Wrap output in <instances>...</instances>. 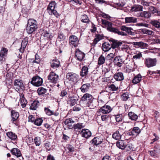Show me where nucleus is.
Instances as JSON below:
<instances>
[{
	"label": "nucleus",
	"mask_w": 160,
	"mask_h": 160,
	"mask_svg": "<svg viewBox=\"0 0 160 160\" xmlns=\"http://www.w3.org/2000/svg\"><path fill=\"white\" fill-rule=\"evenodd\" d=\"M56 5V3L55 1L51 2L48 7L47 10L50 15H54L56 17H58L59 16V14L57 11L54 10Z\"/></svg>",
	"instance_id": "nucleus-1"
},
{
	"label": "nucleus",
	"mask_w": 160,
	"mask_h": 160,
	"mask_svg": "<svg viewBox=\"0 0 160 160\" xmlns=\"http://www.w3.org/2000/svg\"><path fill=\"white\" fill-rule=\"evenodd\" d=\"M66 78L69 81L76 83L78 81L79 76L75 73L69 72L66 75Z\"/></svg>",
	"instance_id": "nucleus-2"
},
{
	"label": "nucleus",
	"mask_w": 160,
	"mask_h": 160,
	"mask_svg": "<svg viewBox=\"0 0 160 160\" xmlns=\"http://www.w3.org/2000/svg\"><path fill=\"white\" fill-rule=\"evenodd\" d=\"M42 82V79L38 76L33 77L30 82L32 84L36 87H39L41 86Z\"/></svg>",
	"instance_id": "nucleus-3"
},
{
	"label": "nucleus",
	"mask_w": 160,
	"mask_h": 160,
	"mask_svg": "<svg viewBox=\"0 0 160 160\" xmlns=\"http://www.w3.org/2000/svg\"><path fill=\"white\" fill-rule=\"evenodd\" d=\"M157 60L156 58H146L144 61V64L148 68H150L156 66Z\"/></svg>",
	"instance_id": "nucleus-4"
},
{
	"label": "nucleus",
	"mask_w": 160,
	"mask_h": 160,
	"mask_svg": "<svg viewBox=\"0 0 160 160\" xmlns=\"http://www.w3.org/2000/svg\"><path fill=\"white\" fill-rule=\"evenodd\" d=\"M14 88L17 92L22 90L24 89L25 87L21 80L19 79H16L14 82Z\"/></svg>",
	"instance_id": "nucleus-5"
},
{
	"label": "nucleus",
	"mask_w": 160,
	"mask_h": 160,
	"mask_svg": "<svg viewBox=\"0 0 160 160\" xmlns=\"http://www.w3.org/2000/svg\"><path fill=\"white\" fill-rule=\"evenodd\" d=\"M85 54L81 51L79 49H76L75 58L78 60L81 61L84 60Z\"/></svg>",
	"instance_id": "nucleus-6"
},
{
	"label": "nucleus",
	"mask_w": 160,
	"mask_h": 160,
	"mask_svg": "<svg viewBox=\"0 0 160 160\" xmlns=\"http://www.w3.org/2000/svg\"><path fill=\"white\" fill-rule=\"evenodd\" d=\"M48 78L51 82L54 83H57L59 79L58 75L52 71L50 72Z\"/></svg>",
	"instance_id": "nucleus-7"
},
{
	"label": "nucleus",
	"mask_w": 160,
	"mask_h": 160,
	"mask_svg": "<svg viewBox=\"0 0 160 160\" xmlns=\"http://www.w3.org/2000/svg\"><path fill=\"white\" fill-rule=\"evenodd\" d=\"M79 41L78 38L75 35H71L69 38V44L72 47H76L77 46Z\"/></svg>",
	"instance_id": "nucleus-8"
},
{
	"label": "nucleus",
	"mask_w": 160,
	"mask_h": 160,
	"mask_svg": "<svg viewBox=\"0 0 160 160\" xmlns=\"http://www.w3.org/2000/svg\"><path fill=\"white\" fill-rule=\"evenodd\" d=\"M151 16V13L149 11H143L137 13L136 16L138 17L144 18L145 19L149 18Z\"/></svg>",
	"instance_id": "nucleus-9"
},
{
	"label": "nucleus",
	"mask_w": 160,
	"mask_h": 160,
	"mask_svg": "<svg viewBox=\"0 0 160 160\" xmlns=\"http://www.w3.org/2000/svg\"><path fill=\"white\" fill-rule=\"evenodd\" d=\"M19 116V113L14 110H12L11 111V121L12 123L15 124L16 121Z\"/></svg>",
	"instance_id": "nucleus-10"
},
{
	"label": "nucleus",
	"mask_w": 160,
	"mask_h": 160,
	"mask_svg": "<svg viewBox=\"0 0 160 160\" xmlns=\"http://www.w3.org/2000/svg\"><path fill=\"white\" fill-rule=\"evenodd\" d=\"M103 140L102 135L94 137L91 141L93 145H97L101 143Z\"/></svg>",
	"instance_id": "nucleus-11"
},
{
	"label": "nucleus",
	"mask_w": 160,
	"mask_h": 160,
	"mask_svg": "<svg viewBox=\"0 0 160 160\" xmlns=\"http://www.w3.org/2000/svg\"><path fill=\"white\" fill-rule=\"evenodd\" d=\"M112 110V108L109 105H104L101 107L99 111L103 114H107L110 112Z\"/></svg>",
	"instance_id": "nucleus-12"
},
{
	"label": "nucleus",
	"mask_w": 160,
	"mask_h": 160,
	"mask_svg": "<svg viewBox=\"0 0 160 160\" xmlns=\"http://www.w3.org/2000/svg\"><path fill=\"white\" fill-rule=\"evenodd\" d=\"M109 42H105L103 43L102 45V50L106 52L109 51L111 48L112 46L110 40H109Z\"/></svg>",
	"instance_id": "nucleus-13"
},
{
	"label": "nucleus",
	"mask_w": 160,
	"mask_h": 160,
	"mask_svg": "<svg viewBox=\"0 0 160 160\" xmlns=\"http://www.w3.org/2000/svg\"><path fill=\"white\" fill-rule=\"evenodd\" d=\"M74 121L72 119H67L64 122V123L67 125V127L69 129H72L74 126Z\"/></svg>",
	"instance_id": "nucleus-14"
},
{
	"label": "nucleus",
	"mask_w": 160,
	"mask_h": 160,
	"mask_svg": "<svg viewBox=\"0 0 160 160\" xmlns=\"http://www.w3.org/2000/svg\"><path fill=\"white\" fill-rule=\"evenodd\" d=\"M8 50L4 48H2L0 52V61H4L7 54Z\"/></svg>",
	"instance_id": "nucleus-15"
},
{
	"label": "nucleus",
	"mask_w": 160,
	"mask_h": 160,
	"mask_svg": "<svg viewBox=\"0 0 160 160\" xmlns=\"http://www.w3.org/2000/svg\"><path fill=\"white\" fill-rule=\"evenodd\" d=\"M120 29L121 30L126 32L129 35L134 36L136 34L135 32H132L133 29L131 28L127 27L125 26H122L120 27Z\"/></svg>",
	"instance_id": "nucleus-16"
},
{
	"label": "nucleus",
	"mask_w": 160,
	"mask_h": 160,
	"mask_svg": "<svg viewBox=\"0 0 160 160\" xmlns=\"http://www.w3.org/2000/svg\"><path fill=\"white\" fill-rule=\"evenodd\" d=\"M114 62L116 65L119 67H121L124 62V60L121 58V56H118L115 57Z\"/></svg>",
	"instance_id": "nucleus-17"
},
{
	"label": "nucleus",
	"mask_w": 160,
	"mask_h": 160,
	"mask_svg": "<svg viewBox=\"0 0 160 160\" xmlns=\"http://www.w3.org/2000/svg\"><path fill=\"white\" fill-rule=\"evenodd\" d=\"M108 30L115 33L117 34L118 35H121L122 36H125L127 35L126 33L119 31L118 28L113 27L112 26Z\"/></svg>",
	"instance_id": "nucleus-18"
},
{
	"label": "nucleus",
	"mask_w": 160,
	"mask_h": 160,
	"mask_svg": "<svg viewBox=\"0 0 160 160\" xmlns=\"http://www.w3.org/2000/svg\"><path fill=\"white\" fill-rule=\"evenodd\" d=\"M143 7L142 5L139 4L133 5L131 7L130 11L131 12H141L143 10Z\"/></svg>",
	"instance_id": "nucleus-19"
},
{
	"label": "nucleus",
	"mask_w": 160,
	"mask_h": 160,
	"mask_svg": "<svg viewBox=\"0 0 160 160\" xmlns=\"http://www.w3.org/2000/svg\"><path fill=\"white\" fill-rule=\"evenodd\" d=\"M103 38V35L96 34L95 36V38L93 41V42L91 44L92 46L94 47L98 42Z\"/></svg>",
	"instance_id": "nucleus-20"
},
{
	"label": "nucleus",
	"mask_w": 160,
	"mask_h": 160,
	"mask_svg": "<svg viewBox=\"0 0 160 160\" xmlns=\"http://www.w3.org/2000/svg\"><path fill=\"white\" fill-rule=\"evenodd\" d=\"M113 78L117 81H121L124 79L123 74L122 72H116L114 74Z\"/></svg>",
	"instance_id": "nucleus-21"
},
{
	"label": "nucleus",
	"mask_w": 160,
	"mask_h": 160,
	"mask_svg": "<svg viewBox=\"0 0 160 160\" xmlns=\"http://www.w3.org/2000/svg\"><path fill=\"white\" fill-rule=\"evenodd\" d=\"M51 67L53 68H56L59 66L60 62L57 59H53L51 60L50 62Z\"/></svg>",
	"instance_id": "nucleus-22"
},
{
	"label": "nucleus",
	"mask_w": 160,
	"mask_h": 160,
	"mask_svg": "<svg viewBox=\"0 0 160 160\" xmlns=\"http://www.w3.org/2000/svg\"><path fill=\"white\" fill-rule=\"evenodd\" d=\"M125 19V22L126 23H135L138 21L137 18L133 17H126Z\"/></svg>",
	"instance_id": "nucleus-23"
},
{
	"label": "nucleus",
	"mask_w": 160,
	"mask_h": 160,
	"mask_svg": "<svg viewBox=\"0 0 160 160\" xmlns=\"http://www.w3.org/2000/svg\"><path fill=\"white\" fill-rule=\"evenodd\" d=\"M82 136L85 138H88L91 135V132L88 129H82L81 132Z\"/></svg>",
	"instance_id": "nucleus-24"
},
{
	"label": "nucleus",
	"mask_w": 160,
	"mask_h": 160,
	"mask_svg": "<svg viewBox=\"0 0 160 160\" xmlns=\"http://www.w3.org/2000/svg\"><path fill=\"white\" fill-rule=\"evenodd\" d=\"M20 103L22 108H25L27 104V101L25 98L24 95L23 94H21L20 95Z\"/></svg>",
	"instance_id": "nucleus-25"
},
{
	"label": "nucleus",
	"mask_w": 160,
	"mask_h": 160,
	"mask_svg": "<svg viewBox=\"0 0 160 160\" xmlns=\"http://www.w3.org/2000/svg\"><path fill=\"white\" fill-rule=\"evenodd\" d=\"M141 132V130L138 127H134L132 130L129 132L130 136H137Z\"/></svg>",
	"instance_id": "nucleus-26"
},
{
	"label": "nucleus",
	"mask_w": 160,
	"mask_h": 160,
	"mask_svg": "<svg viewBox=\"0 0 160 160\" xmlns=\"http://www.w3.org/2000/svg\"><path fill=\"white\" fill-rule=\"evenodd\" d=\"M28 42V39L27 38H25L22 40L21 43V46L19 49V51L20 52L22 53L24 52Z\"/></svg>",
	"instance_id": "nucleus-27"
},
{
	"label": "nucleus",
	"mask_w": 160,
	"mask_h": 160,
	"mask_svg": "<svg viewBox=\"0 0 160 160\" xmlns=\"http://www.w3.org/2000/svg\"><path fill=\"white\" fill-rule=\"evenodd\" d=\"M111 42L112 48L114 49L116 48H118L121 46L122 44V42H119L114 39L110 40Z\"/></svg>",
	"instance_id": "nucleus-28"
},
{
	"label": "nucleus",
	"mask_w": 160,
	"mask_h": 160,
	"mask_svg": "<svg viewBox=\"0 0 160 160\" xmlns=\"http://www.w3.org/2000/svg\"><path fill=\"white\" fill-rule=\"evenodd\" d=\"M91 84L90 83H86L82 84L80 88L81 91L83 92H87L90 88Z\"/></svg>",
	"instance_id": "nucleus-29"
},
{
	"label": "nucleus",
	"mask_w": 160,
	"mask_h": 160,
	"mask_svg": "<svg viewBox=\"0 0 160 160\" xmlns=\"http://www.w3.org/2000/svg\"><path fill=\"white\" fill-rule=\"evenodd\" d=\"M40 105V103L38 100H35L31 104L30 109L32 110H36Z\"/></svg>",
	"instance_id": "nucleus-30"
},
{
	"label": "nucleus",
	"mask_w": 160,
	"mask_h": 160,
	"mask_svg": "<svg viewBox=\"0 0 160 160\" xmlns=\"http://www.w3.org/2000/svg\"><path fill=\"white\" fill-rule=\"evenodd\" d=\"M94 99L93 97L89 93H85L82 98V100L83 101H92Z\"/></svg>",
	"instance_id": "nucleus-31"
},
{
	"label": "nucleus",
	"mask_w": 160,
	"mask_h": 160,
	"mask_svg": "<svg viewBox=\"0 0 160 160\" xmlns=\"http://www.w3.org/2000/svg\"><path fill=\"white\" fill-rule=\"evenodd\" d=\"M133 44L136 47H139L141 48H146L148 46L147 44L142 42H133Z\"/></svg>",
	"instance_id": "nucleus-32"
},
{
	"label": "nucleus",
	"mask_w": 160,
	"mask_h": 160,
	"mask_svg": "<svg viewBox=\"0 0 160 160\" xmlns=\"http://www.w3.org/2000/svg\"><path fill=\"white\" fill-rule=\"evenodd\" d=\"M11 153L15 156L17 158L20 157L22 155V154L20 150L18 148H14L11 150Z\"/></svg>",
	"instance_id": "nucleus-33"
},
{
	"label": "nucleus",
	"mask_w": 160,
	"mask_h": 160,
	"mask_svg": "<svg viewBox=\"0 0 160 160\" xmlns=\"http://www.w3.org/2000/svg\"><path fill=\"white\" fill-rule=\"evenodd\" d=\"M88 68L87 66H83L80 72V75L82 77H83L87 76L88 72Z\"/></svg>",
	"instance_id": "nucleus-34"
},
{
	"label": "nucleus",
	"mask_w": 160,
	"mask_h": 160,
	"mask_svg": "<svg viewBox=\"0 0 160 160\" xmlns=\"http://www.w3.org/2000/svg\"><path fill=\"white\" fill-rule=\"evenodd\" d=\"M29 24L31 27L38 28L37 22L33 19H29L28 20L27 25H29Z\"/></svg>",
	"instance_id": "nucleus-35"
},
{
	"label": "nucleus",
	"mask_w": 160,
	"mask_h": 160,
	"mask_svg": "<svg viewBox=\"0 0 160 160\" xmlns=\"http://www.w3.org/2000/svg\"><path fill=\"white\" fill-rule=\"evenodd\" d=\"M101 22L103 25H104L105 27H107V29L108 30L112 25V23L109 22V21L105 19H102Z\"/></svg>",
	"instance_id": "nucleus-36"
},
{
	"label": "nucleus",
	"mask_w": 160,
	"mask_h": 160,
	"mask_svg": "<svg viewBox=\"0 0 160 160\" xmlns=\"http://www.w3.org/2000/svg\"><path fill=\"white\" fill-rule=\"evenodd\" d=\"M97 105V102L94 101V99L92 101H88L87 104V106L91 109L94 108L96 107Z\"/></svg>",
	"instance_id": "nucleus-37"
},
{
	"label": "nucleus",
	"mask_w": 160,
	"mask_h": 160,
	"mask_svg": "<svg viewBox=\"0 0 160 160\" xmlns=\"http://www.w3.org/2000/svg\"><path fill=\"white\" fill-rule=\"evenodd\" d=\"M117 146L121 149L123 150L126 148V144L125 142L122 140L118 141L116 143Z\"/></svg>",
	"instance_id": "nucleus-38"
},
{
	"label": "nucleus",
	"mask_w": 160,
	"mask_h": 160,
	"mask_svg": "<svg viewBox=\"0 0 160 160\" xmlns=\"http://www.w3.org/2000/svg\"><path fill=\"white\" fill-rule=\"evenodd\" d=\"M37 29V28L32 27L30 26V25H27L26 31L27 33L28 34L34 33Z\"/></svg>",
	"instance_id": "nucleus-39"
},
{
	"label": "nucleus",
	"mask_w": 160,
	"mask_h": 160,
	"mask_svg": "<svg viewBox=\"0 0 160 160\" xmlns=\"http://www.w3.org/2000/svg\"><path fill=\"white\" fill-rule=\"evenodd\" d=\"M128 116L129 119L133 121H136L138 117L136 114L132 112H129Z\"/></svg>",
	"instance_id": "nucleus-40"
},
{
	"label": "nucleus",
	"mask_w": 160,
	"mask_h": 160,
	"mask_svg": "<svg viewBox=\"0 0 160 160\" xmlns=\"http://www.w3.org/2000/svg\"><path fill=\"white\" fill-rule=\"evenodd\" d=\"M141 79L142 76L140 74H139L134 77L132 80V82L135 84H137L141 81Z\"/></svg>",
	"instance_id": "nucleus-41"
},
{
	"label": "nucleus",
	"mask_w": 160,
	"mask_h": 160,
	"mask_svg": "<svg viewBox=\"0 0 160 160\" xmlns=\"http://www.w3.org/2000/svg\"><path fill=\"white\" fill-rule=\"evenodd\" d=\"M69 97L70 102V105L73 106L75 105L78 100L77 97L74 96H69Z\"/></svg>",
	"instance_id": "nucleus-42"
},
{
	"label": "nucleus",
	"mask_w": 160,
	"mask_h": 160,
	"mask_svg": "<svg viewBox=\"0 0 160 160\" xmlns=\"http://www.w3.org/2000/svg\"><path fill=\"white\" fill-rule=\"evenodd\" d=\"M148 9L149 12H152L153 14L157 15L160 16V11H158L155 7L153 6H150L149 7Z\"/></svg>",
	"instance_id": "nucleus-43"
},
{
	"label": "nucleus",
	"mask_w": 160,
	"mask_h": 160,
	"mask_svg": "<svg viewBox=\"0 0 160 160\" xmlns=\"http://www.w3.org/2000/svg\"><path fill=\"white\" fill-rule=\"evenodd\" d=\"M6 134L9 138L13 140H15L17 138V135L11 132H8Z\"/></svg>",
	"instance_id": "nucleus-44"
},
{
	"label": "nucleus",
	"mask_w": 160,
	"mask_h": 160,
	"mask_svg": "<svg viewBox=\"0 0 160 160\" xmlns=\"http://www.w3.org/2000/svg\"><path fill=\"white\" fill-rule=\"evenodd\" d=\"M141 31L144 34L152 36L154 34V32L153 31L146 28L142 29H141Z\"/></svg>",
	"instance_id": "nucleus-45"
},
{
	"label": "nucleus",
	"mask_w": 160,
	"mask_h": 160,
	"mask_svg": "<svg viewBox=\"0 0 160 160\" xmlns=\"http://www.w3.org/2000/svg\"><path fill=\"white\" fill-rule=\"evenodd\" d=\"M121 135L119 133V131L118 130L116 131L112 135V137L114 139L118 140L121 138Z\"/></svg>",
	"instance_id": "nucleus-46"
},
{
	"label": "nucleus",
	"mask_w": 160,
	"mask_h": 160,
	"mask_svg": "<svg viewBox=\"0 0 160 160\" xmlns=\"http://www.w3.org/2000/svg\"><path fill=\"white\" fill-rule=\"evenodd\" d=\"M150 23L153 26L157 28H159L160 27V22L157 20H152L150 21Z\"/></svg>",
	"instance_id": "nucleus-47"
},
{
	"label": "nucleus",
	"mask_w": 160,
	"mask_h": 160,
	"mask_svg": "<svg viewBox=\"0 0 160 160\" xmlns=\"http://www.w3.org/2000/svg\"><path fill=\"white\" fill-rule=\"evenodd\" d=\"M142 57V55L141 52H136L133 56V59L135 60L140 59Z\"/></svg>",
	"instance_id": "nucleus-48"
},
{
	"label": "nucleus",
	"mask_w": 160,
	"mask_h": 160,
	"mask_svg": "<svg viewBox=\"0 0 160 160\" xmlns=\"http://www.w3.org/2000/svg\"><path fill=\"white\" fill-rule=\"evenodd\" d=\"M47 89L43 87L39 88L37 90L38 93L39 95L44 94L47 92Z\"/></svg>",
	"instance_id": "nucleus-49"
},
{
	"label": "nucleus",
	"mask_w": 160,
	"mask_h": 160,
	"mask_svg": "<svg viewBox=\"0 0 160 160\" xmlns=\"http://www.w3.org/2000/svg\"><path fill=\"white\" fill-rule=\"evenodd\" d=\"M105 58L102 55H101L98 59V64L101 65L104 63L105 62Z\"/></svg>",
	"instance_id": "nucleus-50"
},
{
	"label": "nucleus",
	"mask_w": 160,
	"mask_h": 160,
	"mask_svg": "<svg viewBox=\"0 0 160 160\" xmlns=\"http://www.w3.org/2000/svg\"><path fill=\"white\" fill-rule=\"evenodd\" d=\"M121 99L123 101H126L129 98V94L128 92L123 93L121 96Z\"/></svg>",
	"instance_id": "nucleus-51"
},
{
	"label": "nucleus",
	"mask_w": 160,
	"mask_h": 160,
	"mask_svg": "<svg viewBox=\"0 0 160 160\" xmlns=\"http://www.w3.org/2000/svg\"><path fill=\"white\" fill-rule=\"evenodd\" d=\"M160 152V149L156 148L153 151H151L150 153L151 155L153 157L156 156L158 153Z\"/></svg>",
	"instance_id": "nucleus-52"
},
{
	"label": "nucleus",
	"mask_w": 160,
	"mask_h": 160,
	"mask_svg": "<svg viewBox=\"0 0 160 160\" xmlns=\"http://www.w3.org/2000/svg\"><path fill=\"white\" fill-rule=\"evenodd\" d=\"M81 18V21L82 22L88 23L89 22V20L88 18V17L85 14H84L82 15Z\"/></svg>",
	"instance_id": "nucleus-53"
},
{
	"label": "nucleus",
	"mask_w": 160,
	"mask_h": 160,
	"mask_svg": "<svg viewBox=\"0 0 160 160\" xmlns=\"http://www.w3.org/2000/svg\"><path fill=\"white\" fill-rule=\"evenodd\" d=\"M120 49L122 51L127 52H129L128 50H130L128 46L126 44L122 45Z\"/></svg>",
	"instance_id": "nucleus-54"
},
{
	"label": "nucleus",
	"mask_w": 160,
	"mask_h": 160,
	"mask_svg": "<svg viewBox=\"0 0 160 160\" xmlns=\"http://www.w3.org/2000/svg\"><path fill=\"white\" fill-rule=\"evenodd\" d=\"M108 87L110 90L112 91H116L118 89V85H115L114 84H112L108 86Z\"/></svg>",
	"instance_id": "nucleus-55"
},
{
	"label": "nucleus",
	"mask_w": 160,
	"mask_h": 160,
	"mask_svg": "<svg viewBox=\"0 0 160 160\" xmlns=\"http://www.w3.org/2000/svg\"><path fill=\"white\" fill-rule=\"evenodd\" d=\"M84 126L83 125V123H78L76 125H74L73 129L74 130H80L84 128Z\"/></svg>",
	"instance_id": "nucleus-56"
},
{
	"label": "nucleus",
	"mask_w": 160,
	"mask_h": 160,
	"mask_svg": "<svg viewBox=\"0 0 160 160\" xmlns=\"http://www.w3.org/2000/svg\"><path fill=\"white\" fill-rule=\"evenodd\" d=\"M43 121V120L42 118H38L35 119L34 123L36 125L39 126L42 124Z\"/></svg>",
	"instance_id": "nucleus-57"
},
{
	"label": "nucleus",
	"mask_w": 160,
	"mask_h": 160,
	"mask_svg": "<svg viewBox=\"0 0 160 160\" xmlns=\"http://www.w3.org/2000/svg\"><path fill=\"white\" fill-rule=\"evenodd\" d=\"M115 116L116 120L117 122L122 121L123 118L122 114L115 115Z\"/></svg>",
	"instance_id": "nucleus-58"
},
{
	"label": "nucleus",
	"mask_w": 160,
	"mask_h": 160,
	"mask_svg": "<svg viewBox=\"0 0 160 160\" xmlns=\"http://www.w3.org/2000/svg\"><path fill=\"white\" fill-rule=\"evenodd\" d=\"M65 38L66 37L63 33L60 32L58 33V39H60V41H62L64 40Z\"/></svg>",
	"instance_id": "nucleus-59"
},
{
	"label": "nucleus",
	"mask_w": 160,
	"mask_h": 160,
	"mask_svg": "<svg viewBox=\"0 0 160 160\" xmlns=\"http://www.w3.org/2000/svg\"><path fill=\"white\" fill-rule=\"evenodd\" d=\"M42 35L43 37H45L48 38H50L51 36V34L48 31H46L43 32Z\"/></svg>",
	"instance_id": "nucleus-60"
},
{
	"label": "nucleus",
	"mask_w": 160,
	"mask_h": 160,
	"mask_svg": "<svg viewBox=\"0 0 160 160\" xmlns=\"http://www.w3.org/2000/svg\"><path fill=\"white\" fill-rule=\"evenodd\" d=\"M140 3L141 5L144 7H148L149 6V5L151 3L150 2L146 1L144 0H141Z\"/></svg>",
	"instance_id": "nucleus-61"
},
{
	"label": "nucleus",
	"mask_w": 160,
	"mask_h": 160,
	"mask_svg": "<svg viewBox=\"0 0 160 160\" xmlns=\"http://www.w3.org/2000/svg\"><path fill=\"white\" fill-rule=\"evenodd\" d=\"M44 111L48 115L51 116L53 115V111H51L48 108H45Z\"/></svg>",
	"instance_id": "nucleus-62"
},
{
	"label": "nucleus",
	"mask_w": 160,
	"mask_h": 160,
	"mask_svg": "<svg viewBox=\"0 0 160 160\" xmlns=\"http://www.w3.org/2000/svg\"><path fill=\"white\" fill-rule=\"evenodd\" d=\"M40 61V58L39 56L37 54H36L35 55V59L32 61L33 62L39 63Z\"/></svg>",
	"instance_id": "nucleus-63"
},
{
	"label": "nucleus",
	"mask_w": 160,
	"mask_h": 160,
	"mask_svg": "<svg viewBox=\"0 0 160 160\" xmlns=\"http://www.w3.org/2000/svg\"><path fill=\"white\" fill-rule=\"evenodd\" d=\"M66 149L68 151V152H72L74 151V148L72 145H68L66 146Z\"/></svg>",
	"instance_id": "nucleus-64"
}]
</instances>
